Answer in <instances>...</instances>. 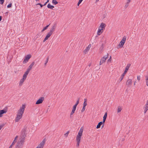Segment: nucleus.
<instances>
[{
    "instance_id": "38",
    "label": "nucleus",
    "mask_w": 148,
    "mask_h": 148,
    "mask_svg": "<svg viewBox=\"0 0 148 148\" xmlns=\"http://www.w3.org/2000/svg\"><path fill=\"white\" fill-rule=\"evenodd\" d=\"M85 108L86 107L83 106L82 110H81V112H83L85 110Z\"/></svg>"
},
{
    "instance_id": "49",
    "label": "nucleus",
    "mask_w": 148,
    "mask_h": 148,
    "mask_svg": "<svg viewBox=\"0 0 148 148\" xmlns=\"http://www.w3.org/2000/svg\"><path fill=\"white\" fill-rule=\"evenodd\" d=\"M48 111V110H47L46 111H45V112L46 113H47Z\"/></svg>"
},
{
    "instance_id": "31",
    "label": "nucleus",
    "mask_w": 148,
    "mask_h": 148,
    "mask_svg": "<svg viewBox=\"0 0 148 148\" xmlns=\"http://www.w3.org/2000/svg\"><path fill=\"white\" fill-rule=\"evenodd\" d=\"M76 107H77L75 106H73L72 111L75 112V111L76 108Z\"/></svg>"
},
{
    "instance_id": "26",
    "label": "nucleus",
    "mask_w": 148,
    "mask_h": 148,
    "mask_svg": "<svg viewBox=\"0 0 148 148\" xmlns=\"http://www.w3.org/2000/svg\"><path fill=\"white\" fill-rule=\"evenodd\" d=\"M128 3V2H127V3H126V4H125V6H124V8L126 9V8H127L128 7V6H129V3Z\"/></svg>"
},
{
    "instance_id": "47",
    "label": "nucleus",
    "mask_w": 148,
    "mask_h": 148,
    "mask_svg": "<svg viewBox=\"0 0 148 148\" xmlns=\"http://www.w3.org/2000/svg\"><path fill=\"white\" fill-rule=\"evenodd\" d=\"M84 101H85L86 102L87 101V99H84Z\"/></svg>"
},
{
    "instance_id": "5",
    "label": "nucleus",
    "mask_w": 148,
    "mask_h": 148,
    "mask_svg": "<svg viewBox=\"0 0 148 148\" xmlns=\"http://www.w3.org/2000/svg\"><path fill=\"white\" fill-rule=\"evenodd\" d=\"M27 75L24 73L23 74L22 78H21L19 83V86H21L23 84L25 81L27 77Z\"/></svg>"
},
{
    "instance_id": "2",
    "label": "nucleus",
    "mask_w": 148,
    "mask_h": 148,
    "mask_svg": "<svg viewBox=\"0 0 148 148\" xmlns=\"http://www.w3.org/2000/svg\"><path fill=\"white\" fill-rule=\"evenodd\" d=\"M106 26V25L105 23H101L99 26L98 27L97 33V34L98 35H100L103 33V30L105 29Z\"/></svg>"
},
{
    "instance_id": "16",
    "label": "nucleus",
    "mask_w": 148,
    "mask_h": 148,
    "mask_svg": "<svg viewBox=\"0 0 148 148\" xmlns=\"http://www.w3.org/2000/svg\"><path fill=\"white\" fill-rule=\"evenodd\" d=\"M131 66V64H127L125 67V69L124 72V74H126L127 71H128L129 69L130 66Z\"/></svg>"
},
{
    "instance_id": "32",
    "label": "nucleus",
    "mask_w": 148,
    "mask_h": 148,
    "mask_svg": "<svg viewBox=\"0 0 148 148\" xmlns=\"http://www.w3.org/2000/svg\"><path fill=\"white\" fill-rule=\"evenodd\" d=\"M18 136H16V137L14 138V140H13V141L14 142H15L16 143V142H17V139H18Z\"/></svg>"
},
{
    "instance_id": "48",
    "label": "nucleus",
    "mask_w": 148,
    "mask_h": 148,
    "mask_svg": "<svg viewBox=\"0 0 148 148\" xmlns=\"http://www.w3.org/2000/svg\"><path fill=\"white\" fill-rule=\"evenodd\" d=\"M99 1V0H96V3H97V2H98Z\"/></svg>"
},
{
    "instance_id": "19",
    "label": "nucleus",
    "mask_w": 148,
    "mask_h": 148,
    "mask_svg": "<svg viewBox=\"0 0 148 148\" xmlns=\"http://www.w3.org/2000/svg\"><path fill=\"white\" fill-rule=\"evenodd\" d=\"M132 82V80L131 79H129L127 80L126 83V84L127 85H130L131 84Z\"/></svg>"
},
{
    "instance_id": "23",
    "label": "nucleus",
    "mask_w": 148,
    "mask_h": 148,
    "mask_svg": "<svg viewBox=\"0 0 148 148\" xmlns=\"http://www.w3.org/2000/svg\"><path fill=\"white\" fill-rule=\"evenodd\" d=\"M122 110V107L119 106L118 107L117 109V112L118 113L120 112Z\"/></svg>"
},
{
    "instance_id": "39",
    "label": "nucleus",
    "mask_w": 148,
    "mask_h": 148,
    "mask_svg": "<svg viewBox=\"0 0 148 148\" xmlns=\"http://www.w3.org/2000/svg\"><path fill=\"white\" fill-rule=\"evenodd\" d=\"M4 1V0H0V4H3Z\"/></svg>"
},
{
    "instance_id": "46",
    "label": "nucleus",
    "mask_w": 148,
    "mask_h": 148,
    "mask_svg": "<svg viewBox=\"0 0 148 148\" xmlns=\"http://www.w3.org/2000/svg\"><path fill=\"white\" fill-rule=\"evenodd\" d=\"M132 0H127V2L128 3H130V2Z\"/></svg>"
},
{
    "instance_id": "14",
    "label": "nucleus",
    "mask_w": 148,
    "mask_h": 148,
    "mask_svg": "<svg viewBox=\"0 0 148 148\" xmlns=\"http://www.w3.org/2000/svg\"><path fill=\"white\" fill-rule=\"evenodd\" d=\"M144 109V113H145L147 110H148V103H146V104H145L144 107L143 108Z\"/></svg>"
},
{
    "instance_id": "7",
    "label": "nucleus",
    "mask_w": 148,
    "mask_h": 148,
    "mask_svg": "<svg viewBox=\"0 0 148 148\" xmlns=\"http://www.w3.org/2000/svg\"><path fill=\"white\" fill-rule=\"evenodd\" d=\"M34 64L35 62H32L31 64H30V65L29 66L28 68L27 69L26 71L24 73L28 75L29 71L32 69L33 66L34 65Z\"/></svg>"
},
{
    "instance_id": "50",
    "label": "nucleus",
    "mask_w": 148,
    "mask_h": 148,
    "mask_svg": "<svg viewBox=\"0 0 148 148\" xmlns=\"http://www.w3.org/2000/svg\"><path fill=\"white\" fill-rule=\"evenodd\" d=\"M47 2H46L45 4H44V5H46V3H47Z\"/></svg>"
},
{
    "instance_id": "12",
    "label": "nucleus",
    "mask_w": 148,
    "mask_h": 148,
    "mask_svg": "<svg viewBox=\"0 0 148 148\" xmlns=\"http://www.w3.org/2000/svg\"><path fill=\"white\" fill-rule=\"evenodd\" d=\"M44 100V98L43 97H41L40 98L36 101V104H39L42 103Z\"/></svg>"
},
{
    "instance_id": "22",
    "label": "nucleus",
    "mask_w": 148,
    "mask_h": 148,
    "mask_svg": "<svg viewBox=\"0 0 148 148\" xmlns=\"http://www.w3.org/2000/svg\"><path fill=\"white\" fill-rule=\"evenodd\" d=\"M104 123H103V121L100 122L98 123V125H97L96 128L97 129L99 128H100L101 125L102 124H104Z\"/></svg>"
},
{
    "instance_id": "43",
    "label": "nucleus",
    "mask_w": 148,
    "mask_h": 148,
    "mask_svg": "<svg viewBox=\"0 0 148 148\" xmlns=\"http://www.w3.org/2000/svg\"><path fill=\"white\" fill-rule=\"evenodd\" d=\"M111 56H110V58L108 60V62H111Z\"/></svg>"
},
{
    "instance_id": "8",
    "label": "nucleus",
    "mask_w": 148,
    "mask_h": 148,
    "mask_svg": "<svg viewBox=\"0 0 148 148\" xmlns=\"http://www.w3.org/2000/svg\"><path fill=\"white\" fill-rule=\"evenodd\" d=\"M126 36H124L123 37L119 45L118 46L119 47L121 48L123 47L126 40Z\"/></svg>"
},
{
    "instance_id": "53",
    "label": "nucleus",
    "mask_w": 148,
    "mask_h": 148,
    "mask_svg": "<svg viewBox=\"0 0 148 148\" xmlns=\"http://www.w3.org/2000/svg\"><path fill=\"white\" fill-rule=\"evenodd\" d=\"M47 0V2H48L49 1V0Z\"/></svg>"
},
{
    "instance_id": "13",
    "label": "nucleus",
    "mask_w": 148,
    "mask_h": 148,
    "mask_svg": "<svg viewBox=\"0 0 148 148\" xmlns=\"http://www.w3.org/2000/svg\"><path fill=\"white\" fill-rule=\"evenodd\" d=\"M91 46V44H90L86 47V48L83 51V52L84 54H86L88 53V52L90 50Z\"/></svg>"
},
{
    "instance_id": "3",
    "label": "nucleus",
    "mask_w": 148,
    "mask_h": 148,
    "mask_svg": "<svg viewBox=\"0 0 148 148\" xmlns=\"http://www.w3.org/2000/svg\"><path fill=\"white\" fill-rule=\"evenodd\" d=\"M26 107V104L25 103L23 104L21 106L19 107V109L18 110L17 112H18L23 114L24 112L25 109Z\"/></svg>"
},
{
    "instance_id": "1",
    "label": "nucleus",
    "mask_w": 148,
    "mask_h": 148,
    "mask_svg": "<svg viewBox=\"0 0 148 148\" xmlns=\"http://www.w3.org/2000/svg\"><path fill=\"white\" fill-rule=\"evenodd\" d=\"M83 127H82L79 131L78 134L76 136V146L78 147L81 142V140L82 136L83 131Z\"/></svg>"
},
{
    "instance_id": "17",
    "label": "nucleus",
    "mask_w": 148,
    "mask_h": 148,
    "mask_svg": "<svg viewBox=\"0 0 148 148\" xmlns=\"http://www.w3.org/2000/svg\"><path fill=\"white\" fill-rule=\"evenodd\" d=\"M52 35L49 32L46 35L45 37L43 40V42H45L46 40L48 39V38L50 37L51 35Z\"/></svg>"
},
{
    "instance_id": "28",
    "label": "nucleus",
    "mask_w": 148,
    "mask_h": 148,
    "mask_svg": "<svg viewBox=\"0 0 148 148\" xmlns=\"http://www.w3.org/2000/svg\"><path fill=\"white\" fill-rule=\"evenodd\" d=\"M49 26V25H48L47 26H46L45 27H44L42 29V32H43Z\"/></svg>"
},
{
    "instance_id": "44",
    "label": "nucleus",
    "mask_w": 148,
    "mask_h": 148,
    "mask_svg": "<svg viewBox=\"0 0 148 148\" xmlns=\"http://www.w3.org/2000/svg\"><path fill=\"white\" fill-rule=\"evenodd\" d=\"M37 5H40V7L41 8L42 7V6H43V5H42L40 3H38Z\"/></svg>"
},
{
    "instance_id": "9",
    "label": "nucleus",
    "mask_w": 148,
    "mask_h": 148,
    "mask_svg": "<svg viewBox=\"0 0 148 148\" xmlns=\"http://www.w3.org/2000/svg\"><path fill=\"white\" fill-rule=\"evenodd\" d=\"M108 54H107L106 55H105L101 59L100 61L99 62V65H101L108 58Z\"/></svg>"
},
{
    "instance_id": "36",
    "label": "nucleus",
    "mask_w": 148,
    "mask_h": 148,
    "mask_svg": "<svg viewBox=\"0 0 148 148\" xmlns=\"http://www.w3.org/2000/svg\"><path fill=\"white\" fill-rule=\"evenodd\" d=\"M83 0H79L78 3H77V5L78 6H79V4L81 3V2H82V1Z\"/></svg>"
},
{
    "instance_id": "11",
    "label": "nucleus",
    "mask_w": 148,
    "mask_h": 148,
    "mask_svg": "<svg viewBox=\"0 0 148 148\" xmlns=\"http://www.w3.org/2000/svg\"><path fill=\"white\" fill-rule=\"evenodd\" d=\"M31 57V56L30 54H28L26 56L23 60V63L25 64L27 63Z\"/></svg>"
},
{
    "instance_id": "18",
    "label": "nucleus",
    "mask_w": 148,
    "mask_h": 148,
    "mask_svg": "<svg viewBox=\"0 0 148 148\" xmlns=\"http://www.w3.org/2000/svg\"><path fill=\"white\" fill-rule=\"evenodd\" d=\"M145 82L146 85L148 86V75L145 76Z\"/></svg>"
},
{
    "instance_id": "27",
    "label": "nucleus",
    "mask_w": 148,
    "mask_h": 148,
    "mask_svg": "<svg viewBox=\"0 0 148 148\" xmlns=\"http://www.w3.org/2000/svg\"><path fill=\"white\" fill-rule=\"evenodd\" d=\"M141 78V76L140 75H137V80L138 81H139L140 80Z\"/></svg>"
},
{
    "instance_id": "51",
    "label": "nucleus",
    "mask_w": 148,
    "mask_h": 148,
    "mask_svg": "<svg viewBox=\"0 0 148 148\" xmlns=\"http://www.w3.org/2000/svg\"><path fill=\"white\" fill-rule=\"evenodd\" d=\"M1 16L0 17V21H1Z\"/></svg>"
},
{
    "instance_id": "34",
    "label": "nucleus",
    "mask_w": 148,
    "mask_h": 148,
    "mask_svg": "<svg viewBox=\"0 0 148 148\" xmlns=\"http://www.w3.org/2000/svg\"><path fill=\"white\" fill-rule=\"evenodd\" d=\"M74 113H75L74 112L72 111H71V112L70 113V116L71 117H72V115Z\"/></svg>"
},
{
    "instance_id": "29",
    "label": "nucleus",
    "mask_w": 148,
    "mask_h": 148,
    "mask_svg": "<svg viewBox=\"0 0 148 148\" xmlns=\"http://www.w3.org/2000/svg\"><path fill=\"white\" fill-rule=\"evenodd\" d=\"M16 143V142H14L13 141V142H12V144L10 145V146L9 147H10V148H12L13 146L14 145V144Z\"/></svg>"
},
{
    "instance_id": "42",
    "label": "nucleus",
    "mask_w": 148,
    "mask_h": 148,
    "mask_svg": "<svg viewBox=\"0 0 148 148\" xmlns=\"http://www.w3.org/2000/svg\"><path fill=\"white\" fill-rule=\"evenodd\" d=\"M137 83V81L135 80L134 82V86H135Z\"/></svg>"
},
{
    "instance_id": "21",
    "label": "nucleus",
    "mask_w": 148,
    "mask_h": 148,
    "mask_svg": "<svg viewBox=\"0 0 148 148\" xmlns=\"http://www.w3.org/2000/svg\"><path fill=\"white\" fill-rule=\"evenodd\" d=\"M6 111L5 110H0V117L2 116V114L6 113Z\"/></svg>"
},
{
    "instance_id": "40",
    "label": "nucleus",
    "mask_w": 148,
    "mask_h": 148,
    "mask_svg": "<svg viewBox=\"0 0 148 148\" xmlns=\"http://www.w3.org/2000/svg\"><path fill=\"white\" fill-rule=\"evenodd\" d=\"M87 105V103L86 102L84 101L83 103V106L86 107V106Z\"/></svg>"
},
{
    "instance_id": "52",
    "label": "nucleus",
    "mask_w": 148,
    "mask_h": 148,
    "mask_svg": "<svg viewBox=\"0 0 148 148\" xmlns=\"http://www.w3.org/2000/svg\"><path fill=\"white\" fill-rule=\"evenodd\" d=\"M146 103H148V100H147V101Z\"/></svg>"
},
{
    "instance_id": "25",
    "label": "nucleus",
    "mask_w": 148,
    "mask_h": 148,
    "mask_svg": "<svg viewBox=\"0 0 148 148\" xmlns=\"http://www.w3.org/2000/svg\"><path fill=\"white\" fill-rule=\"evenodd\" d=\"M125 74H124V73H123L121 75V76L120 77V81H121L123 78Z\"/></svg>"
},
{
    "instance_id": "33",
    "label": "nucleus",
    "mask_w": 148,
    "mask_h": 148,
    "mask_svg": "<svg viewBox=\"0 0 148 148\" xmlns=\"http://www.w3.org/2000/svg\"><path fill=\"white\" fill-rule=\"evenodd\" d=\"M69 133V131H67L65 134H64V136L65 137H67Z\"/></svg>"
},
{
    "instance_id": "24",
    "label": "nucleus",
    "mask_w": 148,
    "mask_h": 148,
    "mask_svg": "<svg viewBox=\"0 0 148 148\" xmlns=\"http://www.w3.org/2000/svg\"><path fill=\"white\" fill-rule=\"evenodd\" d=\"M47 7L49 8L52 9L54 7L53 5H51L50 4H48L47 5Z\"/></svg>"
},
{
    "instance_id": "4",
    "label": "nucleus",
    "mask_w": 148,
    "mask_h": 148,
    "mask_svg": "<svg viewBox=\"0 0 148 148\" xmlns=\"http://www.w3.org/2000/svg\"><path fill=\"white\" fill-rule=\"evenodd\" d=\"M24 140V137L20 138L17 142V144L15 147V148H21V145L23 142Z\"/></svg>"
},
{
    "instance_id": "37",
    "label": "nucleus",
    "mask_w": 148,
    "mask_h": 148,
    "mask_svg": "<svg viewBox=\"0 0 148 148\" xmlns=\"http://www.w3.org/2000/svg\"><path fill=\"white\" fill-rule=\"evenodd\" d=\"M79 103V99L77 101V102H76V103L75 104L74 106H75L76 107H77V105Z\"/></svg>"
},
{
    "instance_id": "41",
    "label": "nucleus",
    "mask_w": 148,
    "mask_h": 148,
    "mask_svg": "<svg viewBox=\"0 0 148 148\" xmlns=\"http://www.w3.org/2000/svg\"><path fill=\"white\" fill-rule=\"evenodd\" d=\"M11 6H12V3H10L8 5H7V7L8 8H10L11 7Z\"/></svg>"
},
{
    "instance_id": "30",
    "label": "nucleus",
    "mask_w": 148,
    "mask_h": 148,
    "mask_svg": "<svg viewBox=\"0 0 148 148\" xmlns=\"http://www.w3.org/2000/svg\"><path fill=\"white\" fill-rule=\"evenodd\" d=\"M52 2L55 5H56L58 3V2L56 0H53Z\"/></svg>"
},
{
    "instance_id": "20",
    "label": "nucleus",
    "mask_w": 148,
    "mask_h": 148,
    "mask_svg": "<svg viewBox=\"0 0 148 148\" xmlns=\"http://www.w3.org/2000/svg\"><path fill=\"white\" fill-rule=\"evenodd\" d=\"M107 113L106 112L105 113V114L103 116V123H105V122L106 119L107 117Z\"/></svg>"
},
{
    "instance_id": "45",
    "label": "nucleus",
    "mask_w": 148,
    "mask_h": 148,
    "mask_svg": "<svg viewBox=\"0 0 148 148\" xmlns=\"http://www.w3.org/2000/svg\"><path fill=\"white\" fill-rule=\"evenodd\" d=\"M3 126V125H0V130L1 129Z\"/></svg>"
},
{
    "instance_id": "6",
    "label": "nucleus",
    "mask_w": 148,
    "mask_h": 148,
    "mask_svg": "<svg viewBox=\"0 0 148 148\" xmlns=\"http://www.w3.org/2000/svg\"><path fill=\"white\" fill-rule=\"evenodd\" d=\"M23 114L18 112H17L16 114V116L15 118V121L16 122H18L19 121L20 119H21L22 117Z\"/></svg>"
},
{
    "instance_id": "15",
    "label": "nucleus",
    "mask_w": 148,
    "mask_h": 148,
    "mask_svg": "<svg viewBox=\"0 0 148 148\" xmlns=\"http://www.w3.org/2000/svg\"><path fill=\"white\" fill-rule=\"evenodd\" d=\"M56 28V26L55 25H53L51 29L50 30V31L49 32L52 34L54 31H55Z\"/></svg>"
},
{
    "instance_id": "35",
    "label": "nucleus",
    "mask_w": 148,
    "mask_h": 148,
    "mask_svg": "<svg viewBox=\"0 0 148 148\" xmlns=\"http://www.w3.org/2000/svg\"><path fill=\"white\" fill-rule=\"evenodd\" d=\"M48 60H49V58H47V60H46L45 61V63L44 64L45 66H46V65L47 63L48 62Z\"/></svg>"
},
{
    "instance_id": "10",
    "label": "nucleus",
    "mask_w": 148,
    "mask_h": 148,
    "mask_svg": "<svg viewBox=\"0 0 148 148\" xmlns=\"http://www.w3.org/2000/svg\"><path fill=\"white\" fill-rule=\"evenodd\" d=\"M46 142V139H44L36 148H43Z\"/></svg>"
}]
</instances>
